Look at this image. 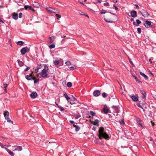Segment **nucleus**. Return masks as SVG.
I'll return each mask as SVG.
<instances>
[{
	"label": "nucleus",
	"mask_w": 156,
	"mask_h": 156,
	"mask_svg": "<svg viewBox=\"0 0 156 156\" xmlns=\"http://www.w3.org/2000/svg\"><path fill=\"white\" fill-rule=\"evenodd\" d=\"M27 47H25L21 50L20 52L22 55H24L27 52Z\"/></svg>",
	"instance_id": "obj_6"
},
{
	"label": "nucleus",
	"mask_w": 156,
	"mask_h": 156,
	"mask_svg": "<svg viewBox=\"0 0 156 156\" xmlns=\"http://www.w3.org/2000/svg\"><path fill=\"white\" fill-rule=\"evenodd\" d=\"M101 14H103L105 13V11L102 10L101 11Z\"/></svg>",
	"instance_id": "obj_46"
},
{
	"label": "nucleus",
	"mask_w": 156,
	"mask_h": 156,
	"mask_svg": "<svg viewBox=\"0 0 156 156\" xmlns=\"http://www.w3.org/2000/svg\"><path fill=\"white\" fill-rule=\"evenodd\" d=\"M90 114L92 116H94L95 115V113L92 111H90Z\"/></svg>",
	"instance_id": "obj_38"
},
{
	"label": "nucleus",
	"mask_w": 156,
	"mask_h": 156,
	"mask_svg": "<svg viewBox=\"0 0 156 156\" xmlns=\"http://www.w3.org/2000/svg\"><path fill=\"white\" fill-rule=\"evenodd\" d=\"M5 149L11 156H14V154L13 152L7 148H5Z\"/></svg>",
	"instance_id": "obj_13"
},
{
	"label": "nucleus",
	"mask_w": 156,
	"mask_h": 156,
	"mask_svg": "<svg viewBox=\"0 0 156 156\" xmlns=\"http://www.w3.org/2000/svg\"><path fill=\"white\" fill-rule=\"evenodd\" d=\"M4 115L5 119L9 117V113L8 111L4 112Z\"/></svg>",
	"instance_id": "obj_18"
},
{
	"label": "nucleus",
	"mask_w": 156,
	"mask_h": 156,
	"mask_svg": "<svg viewBox=\"0 0 156 156\" xmlns=\"http://www.w3.org/2000/svg\"><path fill=\"white\" fill-rule=\"evenodd\" d=\"M103 110L105 114H107L108 112L111 113V112L109 111V109L107 108V107L104 108Z\"/></svg>",
	"instance_id": "obj_16"
},
{
	"label": "nucleus",
	"mask_w": 156,
	"mask_h": 156,
	"mask_svg": "<svg viewBox=\"0 0 156 156\" xmlns=\"http://www.w3.org/2000/svg\"><path fill=\"white\" fill-rule=\"evenodd\" d=\"M46 10L49 12H53V8L50 7H47L46 8Z\"/></svg>",
	"instance_id": "obj_19"
},
{
	"label": "nucleus",
	"mask_w": 156,
	"mask_h": 156,
	"mask_svg": "<svg viewBox=\"0 0 156 156\" xmlns=\"http://www.w3.org/2000/svg\"><path fill=\"white\" fill-rule=\"evenodd\" d=\"M12 17L13 19L16 20L18 18V15L17 14L14 12L12 14Z\"/></svg>",
	"instance_id": "obj_17"
},
{
	"label": "nucleus",
	"mask_w": 156,
	"mask_h": 156,
	"mask_svg": "<svg viewBox=\"0 0 156 156\" xmlns=\"http://www.w3.org/2000/svg\"><path fill=\"white\" fill-rule=\"evenodd\" d=\"M44 68H48V67L45 65H44Z\"/></svg>",
	"instance_id": "obj_57"
},
{
	"label": "nucleus",
	"mask_w": 156,
	"mask_h": 156,
	"mask_svg": "<svg viewBox=\"0 0 156 156\" xmlns=\"http://www.w3.org/2000/svg\"><path fill=\"white\" fill-rule=\"evenodd\" d=\"M98 137L101 140L102 138L106 140H109L110 139V136L105 132L104 127H100L98 130Z\"/></svg>",
	"instance_id": "obj_1"
},
{
	"label": "nucleus",
	"mask_w": 156,
	"mask_h": 156,
	"mask_svg": "<svg viewBox=\"0 0 156 156\" xmlns=\"http://www.w3.org/2000/svg\"><path fill=\"white\" fill-rule=\"evenodd\" d=\"M33 80H34V83H36L38 82L39 81V79H36L35 77L33 78Z\"/></svg>",
	"instance_id": "obj_33"
},
{
	"label": "nucleus",
	"mask_w": 156,
	"mask_h": 156,
	"mask_svg": "<svg viewBox=\"0 0 156 156\" xmlns=\"http://www.w3.org/2000/svg\"><path fill=\"white\" fill-rule=\"evenodd\" d=\"M80 2L81 3H83L82 2H85L86 1V0H79Z\"/></svg>",
	"instance_id": "obj_49"
},
{
	"label": "nucleus",
	"mask_w": 156,
	"mask_h": 156,
	"mask_svg": "<svg viewBox=\"0 0 156 156\" xmlns=\"http://www.w3.org/2000/svg\"><path fill=\"white\" fill-rule=\"evenodd\" d=\"M14 147H15L14 148V150L15 151H20L22 150V147L21 146H15Z\"/></svg>",
	"instance_id": "obj_9"
},
{
	"label": "nucleus",
	"mask_w": 156,
	"mask_h": 156,
	"mask_svg": "<svg viewBox=\"0 0 156 156\" xmlns=\"http://www.w3.org/2000/svg\"><path fill=\"white\" fill-rule=\"evenodd\" d=\"M65 64L68 66L71 65V62L70 61H67L65 62Z\"/></svg>",
	"instance_id": "obj_40"
},
{
	"label": "nucleus",
	"mask_w": 156,
	"mask_h": 156,
	"mask_svg": "<svg viewBox=\"0 0 156 156\" xmlns=\"http://www.w3.org/2000/svg\"><path fill=\"white\" fill-rule=\"evenodd\" d=\"M80 117V115H77L75 116V118L76 119Z\"/></svg>",
	"instance_id": "obj_48"
},
{
	"label": "nucleus",
	"mask_w": 156,
	"mask_h": 156,
	"mask_svg": "<svg viewBox=\"0 0 156 156\" xmlns=\"http://www.w3.org/2000/svg\"><path fill=\"white\" fill-rule=\"evenodd\" d=\"M136 23L135 22H134L133 23V24L134 25L136 26H138L141 23V22L139 20H136Z\"/></svg>",
	"instance_id": "obj_14"
},
{
	"label": "nucleus",
	"mask_w": 156,
	"mask_h": 156,
	"mask_svg": "<svg viewBox=\"0 0 156 156\" xmlns=\"http://www.w3.org/2000/svg\"><path fill=\"white\" fill-rule=\"evenodd\" d=\"M22 13H21V12L19 14V17L20 18H22Z\"/></svg>",
	"instance_id": "obj_51"
},
{
	"label": "nucleus",
	"mask_w": 156,
	"mask_h": 156,
	"mask_svg": "<svg viewBox=\"0 0 156 156\" xmlns=\"http://www.w3.org/2000/svg\"><path fill=\"white\" fill-rule=\"evenodd\" d=\"M140 93L141 94L143 93V92H144V90L142 89H140Z\"/></svg>",
	"instance_id": "obj_52"
},
{
	"label": "nucleus",
	"mask_w": 156,
	"mask_h": 156,
	"mask_svg": "<svg viewBox=\"0 0 156 156\" xmlns=\"http://www.w3.org/2000/svg\"><path fill=\"white\" fill-rule=\"evenodd\" d=\"M18 63L20 66H21L23 65V63L22 61L18 60Z\"/></svg>",
	"instance_id": "obj_31"
},
{
	"label": "nucleus",
	"mask_w": 156,
	"mask_h": 156,
	"mask_svg": "<svg viewBox=\"0 0 156 156\" xmlns=\"http://www.w3.org/2000/svg\"><path fill=\"white\" fill-rule=\"evenodd\" d=\"M129 62L130 63V64L132 65L133 66L134 65H133V62H132L131 59L130 58H129Z\"/></svg>",
	"instance_id": "obj_45"
},
{
	"label": "nucleus",
	"mask_w": 156,
	"mask_h": 156,
	"mask_svg": "<svg viewBox=\"0 0 156 156\" xmlns=\"http://www.w3.org/2000/svg\"><path fill=\"white\" fill-rule=\"evenodd\" d=\"M67 86L69 87H71L72 86V83L70 82H68L67 83Z\"/></svg>",
	"instance_id": "obj_32"
},
{
	"label": "nucleus",
	"mask_w": 156,
	"mask_h": 156,
	"mask_svg": "<svg viewBox=\"0 0 156 156\" xmlns=\"http://www.w3.org/2000/svg\"><path fill=\"white\" fill-rule=\"evenodd\" d=\"M55 47V45L54 44H51L49 46V47L50 49L53 48Z\"/></svg>",
	"instance_id": "obj_36"
},
{
	"label": "nucleus",
	"mask_w": 156,
	"mask_h": 156,
	"mask_svg": "<svg viewBox=\"0 0 156 156\" xmlns=\"http://www.w3.org/2000/svg\"><path fill=\"white\" fill-rule=\"evenodd\" d=\"M137 106L141 108H143V107L141 106L140 103L137 104Z\"/></svg>",
	"instance_id": "obj_44"
},
{
	"label": "nucleus",
	"mask_w": 156,
	"mask_h": 156,
	"mask_svg": "<svg viewBox=\"0 0 156 156\" xmlns=\"http://www.w3.org/2000/svg\"><path fill=\"white\" fill-rule=\"evenodd\" d=\"M136 121L138 123V124L142 127L143 126L142 124L141 123V122L142 121L140 119H137L136 120Z\"/></svg>",
	"instance_id": "obj_25"
},
{
	"label": "nucleus",
	"mask_w": 156,
	"mask_h": 156,
	"mask_svg": "<svg viewBox=\"0 0 156 156\" xmlns=\"http://www.w3.org/2000/svg\"><path fill=\"white\" fill-rule=\"evenodd\" d=\"M24 8L26 10H30L33 11H34V10L31 6L28 5H26L24 6Z\"/></svg>",
	"instance_id": "obj_10"
},
{
	"label": "nucleus",
	"mask_w": 156,
	"mask_h": 156,
	"mask_svg": "<svg viewBox=\"0 0 156 156\" xmlns=\"http://www.w3.org/2000/svg\"><path fill=\"white\" fill-rule=\"evenodd\" d=\"M149 140L150 141H153V139L151 138H150V139H149Z\"/></svg>",
	"instance_id": "obj_62"
},
{
	"label": "nucleus",
	"mask_w": 156,
	"mask_h": 156,
	"mask_svg": "<svg viewBox=\"0 0 156 156\" xmlns=\"http://www.w3.org/2000/svg\"><path fill=\"white\" fill-rule=\"evenodd\" d=\"M34 7L36 8H39L40 7V4L37 2H34L33 4Z\"/></svg>",
	"instance_id": "obj_24"
},
{
	"label": "nucleus",
	"mask_w": 156,
	"mask_h": 156,
	"mask_svg": "<svg viewBox=\"0 0 156 156\" xmlns=\"http://www.w3.org/2000/svg\"><path fill=\"white\" fill-rule=\"evenodd\" d=\"M33 73V72H32L29 75H27L26 76V78L27 80H31L32 76H33V75L32 74Z\"/></svg>",
	"instance_id": "obj_12"
},
{
	"label": "nucleus",
	"mask_w": 156,
	"mask_h": 156,
	"mask_svg": "<svg viewBox=\"0 0 156 156\" xmlns=\"http://www.w3.org/2000/svg\"><path fill=\"white\" fill-rule=\"evenodd\" d=\"M140 12L142 15L144 17H148L149 15L147 12L144 9L142 10Z\"/></svg>",
	"instance_id": "obj_4"
},
{
	"label": "nucleus",
	"mask_w": 156,
	"mask_h": 156,
	"mask_svg": "<svg viewBox=\"0 0 156 156\" xmlns=\"http://www.w3.org/2000/svg\"><path fill=\"white\" fill-rule=\"evenodd\" d=\"M96 127H94V126L93 128H92V129L93 130H94V131H95L96 130Z\"/></svg>",
	"instance_id": "obj_59"
},
{
	"label": "nucleus",
	"mask_w": 156,
	"mask_h": 156,
	"mask_svg": "<svg viewBox=\"0 0 156 156\" xmlns=\"http://www.w3.org/2000/svg\"><path fill=\"white\" fill-rule=\"evenodd\" d=\"M59 62L58 60L55 61L54 62V63L55 65H58L59 64Z\"/></svg>",
	"instance_id": "obj_41"
},
{
	"label": "nucleus",
	"mask_w": 156,
	"mask_h": 156,
	"mask_svg": "<svg viewBox=\"0 0 156 156\" xmlns=\"http://www.w3.org/2000/svg\"><path fill=\"white\" fill-rule=\"evenodd\" d=\"M63 96L66 98L68 102H69V100L70 99V97L68 96L67 94L66 93H65L64 94H63Z\"/></svg>",
	"instance_id": "obj_26"
},
{
	"label": "nucleus",
	"mask_w": 156,
	"mask_h": 156,
	"mask_svg": "<svg viewBox=\"0 0 156 156\" xmlns=\"http://www.w3.org/2000/svg\"><path fill=\"white\" fill-rule=\"evenodd\" d=\"M105 20L107 22H108V23H112L113 22V21H111V20H105Z\"/></svg>",
	"instance_id": "obj_50"
},
{
	"label": "nucleus",
	"mask_w": 156,
	"mask_h": 156,
	"mask_svg": "<svg viewBox=\"0 0 156 156\" xmlns=\"http://www.w3.org/2000/svg\"><path fill=\"white\" fill-rule=\"evenodd\" d=\"M70 122L71 124H73L74 123V122L73 121V120H70Z\"/></svg>",
	"instance_id": "obj_55"
},
{
	"label": "nucleus",
	"mask_w": 156,
	"mask_h": 156,
	"mask_svg": "<svg viewBox=\"0 0 156 156\" xmlns=\"http://www.w3.org/2000/svg\"><path fill=\"white\" fill-rule=\"evenodd\" d=\"M69 103L71 104H73L75 103H76V102H75V101L74 100H73L72 99H71V100H69Z\"/></svg>",
	"instance_id": "obj_35"
},
{
	"label": "nucleus",
	"mask_w": 156,
	"mask_h": 156,
	"mask_svg": "<svg viewBox=\"0 0 156 156\" xmlns=\"http://www.w3.org/2000/svg\"><path fill=\"white\" fill-rule=\"evenodd\" d=\"M135 6H136V8H137V9H139V7L138 6V5H137L135 4Z\"/></svg>",
	"instance_id": "obj_56"
},
{
	"label": "nucleus",
	"mask_w": 156,
	"mask_h": 156,
	"mask_svg": "<svg viewBox=\"0 0 156 156\" xmlns=\"http://www.w3.org/2000/svg\"><path fill=\"white\" fill-rule=\"evenodd\" d=\"M99 122V120L98 119H95L93 123V125H98Z\"/></svg>",
	"instance_id": "obj_29"
},
{
	"label": "nucleus",
	"mask_w": 156,
	"mask_h": 156,
	"mask_svg": "<svg viewBox=\"0 0 156 156\" xmlns=\"http://www.w3.org/2000/svg\"><path fill=\"white\" fill-rule=\"evenodd\" d=\"M97 2L99 3H101L102 2V0H97Z\"/></svg>",
	"instance_id": "obj_58"
},
{
	"label": "nucleus",
	"mask_w": 156,
	"mask_h": 156,
	"mask_svg": "<svg viewBox=\"0 0 156 156\" xmlns=\"http://www.w3.org/2000/svg\"><path fill=\"white\" fill-rule=\"evenodd\" d=\"M72 99L73 100H74L75 101H76V99L73 96H72Z\"/></svg>",
	"instance_id": "obj_53"
},
{
	"label": "nucleus",
	"mask_w": 156,
	"mask_h": 156,
	"mask_svg": "<svg viewBox=\"0 0 156 156\" xmlns=\"http://www.w3.org/2000/svg\"><path fill=\"white\" fill-rule=\"evenodd\" d=\"M55 16H56V17H57V18L58 19V20L59 19H60L61 17V16L60 15H59V14H56Z\"/></svg>",
	"instance_id": "obj_42"
},
{
	"label": "nucleus",
	"mask_w": 156,
	"mask_h": 156,
	"mask_svg": "<svg viewBox=\"0 0 156 156\" xmlns=\"http://www.w3.org/2000/svg\"><path fill=\"white\" fill-rule=\"evenodd\" d=\"M152 96L154 98H156V95H153Z\"/></svg>",
	"instance_id": "obj_60"
},
{
	"label": "nucleus",
	"mask_w": 156,
	"mask_h": 156,
	"mask_svg": "<svg viewBox=\"0 0 156 156\" xmlns=\"http://www.w3.org/2000/svg\"><path fill=\"white\" fill-rule=\"evenodd\" d=\"M8 85V84H7L4 83L3 86L2 87V88H4V89L5 90V92H7L6 88L7 87Z\"/></svg>",
	"instance_id": "obj_23"
},
{
	"label": "nucleus",
	"mask_w": 156,
	"mask_h": 156,
	"mask_svg": "<svg viewBox=\"0 0 156 156\" xmlns=\"http://www.w3.org/2000/svg\"><path fill=\"white\" fill-rule=\"evenodd\" d=\"M50 42L52 43L55 40V37L54 36H52L50 37Z\"/></svg>",
	"instance_id": "obj_30"
},
{
	"label": "nucleus",
	"mask_w": 156,
	"mask_h": 156,
	"mask_svg": "<svg viewBox=\"0 0 156 156\" xmlns=\"http://www.w3.org/2000/svg\"><path fill=\"white\" fill-rule=\"evenodd\" d=\"M58 107L60 108V111H62L65 110L63 107H61L60 106H58Z\"/></svg>",
	"instance_id": "obj_43"
},
{
	"label": "nucleus",
	"mask_w": 156,
	"mask_h": 156,
	"mask_svg": "<svg viewBox=\"0 0 156 156\" xmlns=\"http://www.w3.org/2000/svg\"><path fill=\"white\" fill-rule=\"evenodd\" d=\"M102 96L104 98H106L107 97V95L105 92H103L102 94Z\"/></svg>",
	"instance_id": "obj_37"
},
{
	"label": "nucleus",
	"mask_w": 156,
	"mask_h": 156,
	"mask_svg": "<svg viewBox=\"0 0 156 156\" xmlns=\"http://www.w3.org/2000/svg\"><path fill=\"white\" fill-rule=\"evenodd\" d=\"M140 74L142 76H143L145 79H147L148 78V77L144 73H143L140 72Z\"/></svg>",
	"instance_id": "obj_27"
},
{
	"label": "nucleus",
	"mask_w": 156,
	"mask_h": 156,
	"mask_svg": "<svg viewBox=\"0 0 156 156\" xmlns=\"http://www.w3.org/2000/svg\"><path fill=\"white\" fill-rule=\"evenodd\" d=\"M137 31L138 34H140L141 33V29L140 28H137Z\"/></svg>",
	"instance_id": "obj_39"
},
{
	"label": "nucleus",
	"mask_w": 156,
	"mask_h": 156,
	"mask_svg": "<svg viewBox=\"0 0 156 156\" xmlns=\"http://www.w3.org/2000/svg\"><path fill=\"white\" fill-rule=\"evenodd\" d=\"M130 14L131 16L133 17H135L137 16L136 12L134 10L131 11Z\"/></svg>",
	"instance_id": "obj_8"
},
{
	"label": "nucleus",
	"mask_w": 156,
	"mask_h": 156,
	"mask_svg": "<svg viewBox=\"0 0 156 156\" xmlns=\"http://www.w3.org/2000/svg\"><path fill=\"white\" fill-rule=\"evenodd\" d=\"M0 146H1L2 148H4L5 149V148H6L5 147H4L3 144L0 142Z\"/></svg>",
	"instance_id": "obj_47"
},
{
	"label": "nucleus",
	"mask_w": 156,
	"mask_h": 156,
	"mask_svg": "<svg viewBox=\"0 0 156 156\" xmlns=\"http://www.w3.org/2000/svg\"><path fill=\"white\" fill-rule=\"evenodd\" d=\"M144 25L147 28H148L151 27L152 28H154L155 27V26L153 24L151 25V22L148 20H146L144 23Z\"/></svg>",
	"instance_id": "obj_3"
},
{
	"label": "nucleus",
	"mask_w": 156,
	"mask_h": 156,
	"mask_svg": "<svg viewBox=\"0 0 156 156\" xmlns=\"http://www.w3.org/2000/svg\"><path fill=\"white\" fill-rule=\"evenodd\" d=\"M143 95L146 94V93L144 91L142 94Z\"/></svg>",
	"instance_id": "obj_63"
},
{
	"label": "nucleus",
	"mask_w": 156,
	"mask_h": 156,
	"mask_svg": "<svg viewBox=\"0 0 156 156\" xmlns=\"http://www.w3.org/2000/svg\"><path fill=\"white\" fill-rule=\"evenodd\" d=\"M113 6L115 8V9L116 10H118V8L115 5H114Z\"/></svg>",
	"instance_id": "obj_54"
},
{
	"label": "nucleus",
	"mask_w": 156,
	"mask_h": 156,
	"mask_svg": "<svg viewBox=\"0 0 156 156\" xmlns=\"http://www.w3.org/2000/svg\"><path fill=\"white\" fill-rule=\"evenodd\" d=\"M48 69H43L40 73V75L42 77L45 78H47L48 77V75L47 73Z\"/></svg>",
	"instance_id": "obj_2"
},
{
	"label": "nucleus",
	"mask_w": 156,
	"mask_h": 156,
	"mask_svg": "<svg viewBox=\"0 0 156 156\" xmlns=\"http://www.w3.org/2000/svg\"><path fill=\"white\" fill-rule=\"evenodd\" d=\"M73 126L75 128V130L76 131H78L80 129V127L78 126L73 125Z\"/></svg>",
	"instance_id": "obj_22"
},
{
	"label": "nucleus",
	"mask_w": 156,
	"mask_h": 156,
	"mask_svg": "<svg viewBox=\"0 0 156 156\" xmlns=\"http://www.w3.org/2000/svg\"><path fill=\"white\" fill-rule=\"evenodd\" d=\"M149 62H150L151 63H152V61L151 60V59H149Z\"/></svg>",
	"instance_id": "obj_64"
},
{
	"label": "nucleus",
	"mask_w": 156,
	"mask_h": 156,
	"mask_svg": "<svg viewBox=\"0 0 156 156\" xmlns=\"http://www.w3.org/2000/svg\"><path fill=\"white\" fill-rule=\"evenodd\" d=\"M59 12L60 10L58 9L53 8V13H59Z\"/></svg>",
	"instance_id": "obj_21"
},
{
	"label": "nucleus",
	"mask_w": 156,
	"mask_h": 156,
	"mask_svg": "<svg viewBox=\"0 0 156 156\" xmlns=\"http://www.w3.org/2000/svg\"><path fill=\"white\" fill-rule=\"evenodd\" d=\"M143 95V98H145V97L146 96V94L144 95Z\"/></svg>",
	"instance_id": "obj_61"
},
{
	"label": "nucleus",
	"mask_w": 156,
	"mask_h": 156,
	"mask_svg": "<svg viewBox=\"0 0 156 156\" xmlns=\"http://www.w3.org/2000/svg\"><path fill=\"white\" fill-rule=\"evenodd\" d=\"M93 95L95 97H98L100 95L101 92L99 90H96L93 93Z\"/></svg>",
	"instance_id": "obj_7"
},
{
	"label": "nucleus",
	"mask_w": 156,
	"mask_h": 156,
	"mask_svg": "<svg viewBox=\"0 0 156 156\" xmlns=\"http://www.w3.org/2000/svg\"><path fill=\"white\" fill-rule=\"evenodd\" d=\"M112 108L113 109L114 113H118L119 112V107L117 106H112Z\"/></svg>",
	"instance_id": "obj_5"
},
{
	"label": "nucleus",
	"mask_w": 156,
	"mask_h": 156,
	"mask_svg": "<svg viewBox=\"0 0 156 156\" xmlns=\"http://www.w3.org/2000/svg\"><path fill=\"white\" fill-rule=\"evenodd\" d=\"M37 94L36 92H33L30 94V96L31 97V98H34L37 97Z\"/></svg>",
	"instance_id": "obj_11"
},
{
	"label": "nucleus",
	"mask_w": 156,
	"mask_h": 156,
	"mask_svg": "<svg viewBox=\"0 0 156 156\" xmlns=\"http://www.w3.org/2000/svg\"><path fill=\"white\" fill-rule=\"evenodd\" d=\"M131 98L132 100L134 101H138V98L137 97H136L134 95L131 96Z\"/></svg>",
	"instance_id": "obj_15"
},
{
	"label": "nucleus",
	"mask_w": 156,
	"mask_h": 156,
	"mask_svg": "<svg viewBox=\"0 0 156 156\" xmlns=\"http://www.w3.org/2000/svg\"><path fill=\"white\" fill-rule=\"evenodd\" d=\"M5 119H7L8 122H9L11 123H12V124H13V121L11 120V119L9 118V117L6 118Z\"/></svg>",
	"instance_id": "obj_34"
},
{
	"label": "nucleus",
	"mask_w": 156,
	"mask_h": 156,
	"mask_svg": "<svg viewBox=\"0 0 156 156\" xmlns=\"http://www.w3.org/2000/svg\"><path fill=\"white\" fill-rule=\"evenodd\" d=\"M133 77L135 79L136 81L139 83H142V82L140 80H139L137 78V77L135 76L134 74H132Z\"/></svg>",
	"instance_id": "obj_20"
},
{
	"label": "nucleus",
	"mask_w": 156,
	"mask_h": 156,
	"mask_svg": "<svg viewBox=\"0 0 156 156\" xmlns=\"http://www.w3.org/2000/svg\"><path fill=\"white\" fill-rule=\"evenodd\" d=\"M24 44L23 42L22 41H19L17 42L16 44L18 45H22Z\"/></svg>",
	"instance_id": "obj_28"
}]
</instances>
